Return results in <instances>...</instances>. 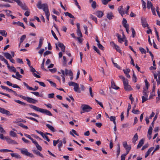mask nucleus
Segmentation results:
<instances>
[{
    "label": "nucleus",
    "mask_w": 160,
    "mask_h": 160,
    "mask_svg": "<svg viewBox=\"0 0 160 160\" xmlns=\"http://www.w3.org/2000/svg\"><path fill=\"white\" fill-rule=\"evenodd\" d=\"M9 134L11 136L13 137H17L16 133L12 131H10Z\"/></svg>",
    "instance_id": "c756f323"
},
{
    "label": "nucleus",
    "mask_w": 160,
    "mask_h": 160,
    "mask_svg": "<svg viewBox=\"0 0 160 160\" xmlns=\"http://www.w3.org/2000/svg\"><path fill=\"white\" fill-rule=\"evenodd\" d=\"M138 138V136L137 134L136 133L132 139V142L134 144H135L136 143V142Z\"/></svg>",
    "instance_id": "f3484780"
},
{
    "label": "nucleus",
    "mask_w": 160,
    "mask_h": 160,
    "mask_svg": "<svg viewBox=\"0 0 160 160\" xmlns=\"http://www.w3.org/2000/svg\"><path fill=\"white\" fill-rule=\"evenodd\" d=\"M133 76H132V79L134 82H136L137 81H136L137 77H136V76L135 74L134 71H133Z\"/></svg>",
    "instance_id": "13d9d810"
},
{
    "label": "nucleus",
    "mask_w": 160,
    "mask_h": 160,
    "mask_svg": "<svg viewBox=\"0 0 160 160\" xmlns=\"http://www.w3.org/2000/svg\"><path fill=\"white\" fill-rule=\"evenodd\" d=\"M141 2L143 8L144 10H145L146 8V3L143 0H141Z\"/></svg>",
    "instance_id": "58836bf2"
},
{
    "label": "nucleus",
    "mask_w": 160,
    "mask_h": 160,
    "mask_svg": "<svg viewBox=\"0 0 160 160\" xmlns=\"http://www.w3.org/2000/svg\"><path fill=\"white\" fill-rule=\"evenodd\" d=\"M46 126L48 127V128L50 130H51L52 132H55V130L53 127L51 126L50 124H47L46 125Z\"/></svg>",
    "instance_id": "b1692460"
},
{
    "label": "nucleus",
    "mask_w": 160,
    "mask_h": 160,
    "mask_svg": "<svg viewBox=\"0 0 160 160\" xmlns=\"http://www.w3.org/2000/svg\"><path fill=\"white\" fill-rule=\"evenodd\" d=\"M142 24L144 28L146 27H148V28H149L148 27V24L147 23L146 18H141Z\"/></svg>",
    "instance_id": "6e6552de"
},
{
    "label": "nucleus",
    "mask_w": 160,
    "mask_h": 160,
    "mask_svg": "<svg viewBox=\"0 0 160 160\" xmlns=\"http://www.w3.org/2000/svg\"><path fill=\"white\" fill-rule=\"evenodd\" d=\"M20 150L21 151V153L22 154L26 156H29L31 158L34 157V156L33 154L29 152L27 149L23 148L22 149H20Z\"/></svg>",
    "instance_id": "7ed1b4c3"
},
{
    "label": "nucleus",
    "mask_w": 160,
    "mask_h": 160,
    "mask_svg": "<svg viewBox=\"0 0 160 160\" xmlns=\"http://www.w3.org/2000/svg\"><path fill=\"white\" fill-rule=\"evenodd\" d=\"M65 15L66 16H68L70 18H73L75 19L74 16L72 15L71 13H69L68 12H66L64 13Z\"/></svg>",
    "instance_id": "c85d7f7f"
},
{
    "label": "nucleus",
    "mask_w": 160,
    "mask_h": 160,
    "mask_svg": "<svg viewBox=\"0 0 160 160\" xmlns=\"http://www.w3.org/2000/svg\"><path fill=\"white\" fill-rule=\"evenodd\" d=\"M131 30L132 32V35L133 38L135 37L136 35V32L134 29L133 28H131Z\"/></svg>",
    "instance_id": "c03bdc74"
},
{
    "label": "nucleus",
    "mask_w": 160,
    "mask_h": 160,
    "mask_svg": "<svg viewBox=\"0 0 160 160\" xmlns=\"http://www.w3.org/2000/svg\"><path fill=\"white\" fill-rule=\"evenodd\" d=\"M51 32V33H52V35L53 36V37L56 40H58V38H57V37L56 36V34H55V33H54V31L52 30Z\"/></svg>",
    "instance_id": "5fc2aeb1"
},
{
    "label": "nucleus",
    "mask_w": 160,
    "mask_h": 160,
    "mask_svg": "<svg viewBox=\"0 0 160 160\" xmlns=\"http://www.w3.org/2000/svg\"><path fill=\"white\" fill-rule=\"evenodd\" d=\"M111 86L112 88L116 90H118L119 88V87L116 85L115 83L111 84Z\"/></svg>",
    "instance_id": "c9c22d12"
},
{
    "label": "nucleus",
    "mask_w": 160,
    "mask_h": 160,
    "mask_svg": "<svg viewBox=\"0 0 160 160\" xmlns=\"http://www.w3.org/2000/svg\"><path fill=\"white\" fill-rule=\"evenodd\" d=\"M123 83L124 87L125 86L127 85L128 84V80L127 79L125 80H124L122 81Z\"/></svg>",
    "instance_id": "bf43d9fd"
},
{
    "label": "nucleus",
    "mask_w": 160,
    "mask_h": 160,
    "mask_svg": "<svg viewBox=\"0 0 160 160\" xmlns=\"http://www.w3.org/2000/svg\"><path fill=\"white\" fill-rule=\"evenodd\" d=\"M113 48L116 49L117 51L119 52H120L121 50L119 46L116 45Z\"/></svg>",
    "instance_id": "a18cd8bd"
},
{
    "label": "nucleus",
    "mask_w": 160,
    "mask_h": 160,
    "mask_svg": "<svg viewBox=\"0 0 160 160\" xmlns=\"http://www.w3.org/2000/svg\"><path fill=\"white\" fill-rule=\"evenodd\" d=\"M124 88L126 91H130L132 90V89L131 88V86L129 84L125 86L124 87Z\"/></svg>",
    "instance_id": "bb28decb"
},
{
    "label": "nucleus",
    "mask_w": 160,
    "mask_h": 160,
    "mask_svg": "<svg viewBox=\"0 0 160 160\" xmlns=\"http://www.w3.org/2000/svg\"><path fill=\"white\" fill-rule=\"evenodd\" d=\"M26 118L28 119H29L30 120H33V121H35L37 122H38V120H37L35 118H32V117H26Z\"/></svg>",
    "instance_id": "4d7b16f0"
},
{
    "label": "nucleus",
    "mask_w": 160,
    "mask_h": 160,
    "mask_svg": "<svg viewBox=\"0 0 160 160\" xmlns=\"http://www.w3.org/2000/svg\"><path fill=\"white\" fill-rule=\"evenodd\" d=\"M47 81L50 83L52 86L55 88L56 87V85L55 83L49 80Z\"/></svg>",
    "instance_id": "79ce46f5"
},
{
    "label": "nucleus",
    "mask_w": 160,
    "mask_h": 160,
    "mask_svg": "<svg viewBox=\"0 0 160 160\" xmlns=\"http://www.w3.org/2000/svg\"><path fill=\"white\" fill-rule=\"evenodd\" d=\"M96 15L99 18L102 17L103 15V12L100 11H98L95 13Z\"/></svg>",
    "instance_id": "4468645a"
},
{
    "label": "nucleus",
    "mask_w": 160,
    "mask_h": 160,
    "mask_svg": "<svg viewBox=\"0 0 160 160\" xmlns=\"http://www.w3.org/2000/svg\"><path fill=\"white\" fill-rule=\"evenodd\" d=\"M81 108L82 110L85 112H88L91 111L92 109V108L90 106L87 105L83 104H82Z\"/></svg>",
    "instance_id": "20e7f679"
},
{
    "label": "nucleus",
    "mask_w": 160,
    "mask_h": 160,
    "mask_svg": "<svg viewBox=\"0 0 160 160\" xmlns=\"http://www.w3.org/2000/svg\"><path fill=\"white\" fill-rule=\"evenodd\" d=\"M153 6L152 2L148 0L147 1V8L148 9H149L150 8Z\"/></svg>",
    "instance_id": "7c9ffc66"
},
{
    "label": "nucleus",
    "mask_w": 160,
    "mask_h": 160,
    "mask_svg": "<svg viewBox=\"0 0 160 160\" xmlns=\"http://www.w3.org/2000/svg\"><path fill=\"white\" fill-rule=\"evenodd\" d=\"M145 85L146 88V90H148V87L149 85V84L148 82V81L146 79L145 80Z\"/></svg>",
    "instance_id": "603ef678"
},
{
    "label": "nucleus",
    "mask_w": 160,
    "mask_h": 160,
    "mask_svg": "<svg viewBox=\"0 0 160 160\" xmlns=\"http://www.w3.org/2000/svg\"><path fill=\"white\" fill-rule=\"evenodd\" d=\"M0 112L3 114H5L7 116L12 115V114H11L10 112L6 110L5 108L0 107Z\"/></svg>",
    "instance_id": "39448f33"
},
{
    "label": "nucleus",
    "mask_w": 160,
    "mask_h": 160,
    "mask_svg": "<svg viewBox=\"0 0 160 160\" xmlns=\"http://www.w3.org/2000/svg\"><path fill=\"white\" fill-rule=\"evenodd\" d=\"M37 7L39 9H42L44 12H46L48 10V6L46 4H42V2L41 1H39L37 5Z\"/></svg>",
    "instance_id": "f03ea898"
},
{
    "label": "nucleus",
    "mask_w": 160,
    "mask_h": 160,
    "mask_svg": "<svg viewBox=\"0 0 160 160\" xmlns=\"http://www.w3.org/2000/svg\"><path fill=\"white\" fill-rule=\"evenodd\" d=\"M3 89H5L7 90V91H8V92H13V90L11 89H9L8 87H7L1 85L0 86Z\"/></svg>",
    "instance_id": "412c9836"
},
{
    "label": "nucleus",
    "mask_w": 160,
    "mask_h": 160,
    "mask_svg": "<svg viewBox=\"0 0 160 160\" xmlns=\"http://www.w3.org/2000/svg\"><path fill=\"white\" fill-rule=\"evenodd\" d=\"M54 94L52 93L48 94V97L49 98H54Z\"/></svg>",
    "instance_id": "0e129e2a"
},
{
    "label": "nucleus",
    "mask_w": 160,
    "mask_h": 160,
    "mask_svg": "<svg viewBox=\"0 0 160 160\" xmlns=\"http://www.w3.org/2000/svg\"><path fill=\"white\" fill-rule=\"evenodd\" d=\"M73 133H74L75 135L77 136H78L79 135L77 133L76 131L74 129H72L71 131H70V134L73 136L74 137H75V136L74 135Z\"/></svg>",
    "instance_id": "cd10ccee"
},
{
    "label": "nucleus",
    "mask_w": 160,
    "mask_h": 160,
    "mask_svg": "<svg viewBox=\"0 0 160 160\" xmlns=\"http://www.w3.org/2000/svg\"><path fill=\"white\" fill-rule=\"evenodd\" d=\"M32 151L35 154L39 156H40L42 158L43 157V156L42 155V154L39 151H38V150H32Z\"/></svg>",
    "instance_id": "a211bd4d"
},
{
    "label": "nucleus",
    "mask_w": 160,
    "mask_h": 160,
    "mask_svg": "<svg viewBox=\"0 0 160 160\" xmlns=\"http://www.w3.org/2000/svg\"><path fill=\"white\" fill-rule=\"evenodd\" d=\"M74 87L73 89L75 92L79 93H80L81 92V91L79 89V84H78L76 83L75 84V86Z\"/></svg>",
    "instance_id": "9d476101"
},
{
    "label": "nucleus",
    "mask_w": 160,
    "mask_h": 160,
    "mask_svg": "<svg viewBox=\"0 0 160 160\" xmlns=\"http://www.w3.org/2000/svg\"><path fill=\"white\" fill-rule=\"evenodd\" d=\"M4 55L7 59L9 60L12 58V56L9 53L5 52L4 53Z\"/></svg>",
    "instance_id": "5701e85b"
},
{
    "label": "nucleus",
    "mask_w": 160,
    "mask_h": 160,
    "mask_svg": "<svg viewBox=\"0 0 160 160\" xmlns=\"http://www.w3.org/2000/svg\"><path fill=\"white\" fill-rule=\"evenodd\" d=\"M12 157H15L17 158H21V157L20 155L17 153H10Z\"/></svg>",
    "instance_id": "6ab92c4d"
},
{
    "label": "nucleus",
    "mask_w": 160,
    "mask_h": 160,
    "mask_svg": "<svg viewBox=\"0 0 160 160\" xmlns=\"http://www.w3.org/2000/svg\"><path fill=\"white\" fill-rule=\"evenodd\" d=\"M22 140L25 143H29L30 142L28 140L24 138L23 137L22 138Z\"/></svg>",
    "instance_id": "052dcab7"
},
{
    "label": "nucleus",
    "mask_w": 160,
    "mask_h": 160,
    "mask_svg": "<svg viewBox=\"0 0 160 160\" xmlns=\"http://www.w3.org/2000/svg\"><path fill=\"white\" fill-rule=\"evenodd\" d=\"M90 18L92 19L96 23H97L98 21L96 17L91 14L90 15Z\"/></svg>",
    "instance_id": "72a5a7b5"
},
{
    "label": "nucleus",
    "mask_w": 160,
    "mask_h": 160,
    "mask_svg": "<svg viewBox=\"0 0 160 160\" xmlns=\"http://www.w3.org/2000/svg\"><path fill=\"white\" fill-rule=\"evenodd\" d=\"M14 101L16 102L21 104V105H22L23 106H25L27 105V104L26 103H25L24 102H22L19 100H17L15 99V100H14Z\"/></svg>",
    "instance_id": "393cba45"
},
{
    "label": "nucleus",
    "mask_w": 160,
    "mask_h": 160,
    "mask_svg": "<svg viewBox=\"0 0 160 160\" xmlns=\"http://www.w3.org/2000/svg\"><path fill=\"white\" fill-rule=\"evenodd\" d=\"M152 126H150L149 127V129L148 131V135L150 136L152 134Z\"/></svg>",
    "instance_id": "473e14b6"
},
{
    "label": "nucleus",
    "mask_w": 160,
    "mask_h": 160,
    "mask_svg": "<svg viewBox=\"0 0 160 160\" xmlns=\"http://www.w3.org/2000/svg\"><path fill=\"white\" fill-rule=\"evenodd\" d=\"M154 147H152L148 149V150L145 153V158H147L148 156L151 152L154 149Z\"/></svg>",
    "instance_id": "ddd939ff"
},
{
    "label": "nucleus",
    "mask_w": 160,
    "mask_h": 160,
    "mask_svg": "<svg viewBox=\"0 0 160 160\" xmlns=\"http://www.w3.org/2000/svg\"><path fill=\"white\" fill-rule=\"evenodd\" d=\"M18 23L17 24L18 25L22 27L24 29H25V27L24 26V24L22 22H21L19 21H18Z\"/></svg>",
    "instance_id": "8fccbe9b"
},
{
    "label": "nucleus",
    "mask_w": 160,
    "mask_h": 160,
    "mask_svg": "<svg viewBox=\"0 0 160 160\" xmlns=\"http://www.w3.org/2000/svg\"><path fill=\"white\" fill-rule=\"evenodd\" d=\"M58 46L61 48L62 51L64 52L65 50V47L64 44L60 42H58Z\"/></svg>",
    "instance_id": "9b49d317"
},
{
    "label": "nucleus",
    "mask_w": 160,
    "mask_h": 160,
    "mask_svg": "<svg viewBox=\"0 0 160 160\" xmlns=\"http://www.w3.org/2000/svg\"><path fill=\"white\" fill-rule=\"evenodd\" d=\"M89 2L90 3L92 2L91 4L92 7L94 9H95L96 8V2L94 1H93V0H90Z\"/></svg>",
    "instance_id": "4be33fe9"
},
{
    "label": "nucleus",
    "mask_w": 160,
    "mask_h": 160,
    "mask_svg": "<svg viewBox=\"0 0 160 160\" xmlns=\"http://www.w3.org/2000/svg\"><path fill=\"white\" fill-rule=\"evenodd\" d=\"M26 100L28 102L33 104L35 103L38 102L37 100L28 97H26Z\"/></svg>",
    "instance_id": "1a4fd4ad"
},
{
    "label": "nucleus",
    "mask_w": 160,
    "mask_h": 160,
    "mask_svg": "<svg viewBox=\"0 0 160 160\" xmlns=\"http://www.w3.org/2000/svg\"><path fill=\"white\" fill-rule=\"evenodd\" d=\"M147 90H146V89L145 88H143V96H145V97H148V94H147Z\"/></svg>",
    "instance_id": "de8ad7c7"
},
{
    "label": "nucleus",
    "mask_w": 160,
    "mask_h": 160,
    "mask_svg": "<svg viewBox=\"0 0 160 160\" xmlns=\"http://www.w3.org/2000/svg\"><path fill=\"white\" fill-rule=\"evenodd\" d=\"M119 13L122 16L125 14L124 11L123 10V7L122 6H120L118 9Z\"/></svg>",
    "instance_id": "2eb2a0df"
},
{
    "label": "nucleus",
    "mask_w": 160,
    "mask_h": 160,
    "mask_svg": "<svg viewBox=\"0 0 160 160\" xmlns=\"http://www.w3.org/2000/svg\"><path fill=\"white\" fill-rule=\"evenodd\" d=\"M0 152H13V151L11 150H10L7 149H0Z\"/></svg>",
    "instance_id": "a19ab883"
},
{
    "label": "nucleus",
    "mask_w": 160,
    "mask_h": 160,
    "mask_svg": "<svg viewBox=\"0 0 160 160\" xmlns=\"http://www.w3.org/2000/svg\"><path fill=\"white\" fill-rule=\"evenodd\" d=\"M77 34L78 36H80V37H82V35L80 30H77Z\"/></svg>",
    "instance_id": "6e6d98bb"
},
{
    "label": "nucleus",
    "mask_w": 160,
    "mask_h": 160,
    "mask_svg": "<svg viewBox=\"0 0 160 160\" xmlns=\"http://www.w3.org/2000/svg\"><path fill=\"white\" fill-rule=\"evenodd\" d=\"M29 106L31 108L33 109L36 111L39 112L41 113H45L49 116H52V115L51 112L48 110L40 108L35 106L32 104L29 105Z\"/></svg>",
    "instance_id": "f257e3e1"
},
{
    "label": "nucleus",
    "mask_w": 160,
    "mask_h": 160,
    "mask_svg": "<svg viewBox=\"0 0 160 160\" xmlns=\"http://www.w3.org/2000/svg\"><path fill=\"white\" fill-rule=\"evenodd\" d=\"M118 41L120 43H122V42L124 41L123 38H122L121 36L120 35L118 36Z\"/></svg>",
    "instance_id": "4c0bfd02"
},
{
    "label": "nucleus",
    "mask_w": 160,
    "mask_h": 160,
    "mask_svg": "<svg viewBox=\"0 0 160 160\" xmlns=\"http://www.w3.org/2000/svg\"><path fill=\"white\" fill-rule=\"evenodd\" d=\"M5 139L7 141L9 144H17L18 143L15 141L12 140L8 136L5 137Z\"/></svg>",
    "instance_id": "0eeeda50"
},
{
    "label": "nucleus",
    "mask_w": 160,
    "mask_h": 160,
    "mask_svg": "<svg viewBox=\"0 0 160 160\" xmlns=\"http://www.w3.org/2000/svg\"><path fill=\"white\" fill-rule=\"evenodd\" d=\"M76 82H68V85L69 86H75V84Z\"/></svg>",
    "instance_id": "e2e57ef3"
},
{
    "label": "nucleus",
    "mask_w": 160,
    "mask_h": 160,
    "mask_svg": "<svg viewBox=\"0 0 160 160\" xmlns=\"http://www.w3.org/2000/svg\"><path fill=\"white\" fill-rule=\"evenodd\" d=\"M148 97H145L144 96H142V103H144L146 101L148 100Z\"/></svg>",
    "instance_id": "37998d69"
},
{
    "label": "nucleus",
    "mask_w": 160,
    "mask_h": 160,
    "mask_svg": "<svg viewBox=\"0 0 160 160\" xmlns=\"http://www.w3.org/2000/svg\"><path fill=\"white\" fill-rule=\"evenodd\" d=\"M15 122L16 123H17V124L19 126H21V127H22L26 129H27L28 128L27 126L25 125H24L23 124H22V123H19L18 122Z\"/></svg>",
    "instance_id": "aec40b11"
},
{
    "label": "nucleus",
    "mask_w": 160,
    "mask_h": 160,
    "mask_svg": "<svg viewBox=\"0 0 160 160\" xmlns=\"http://www.w3.org/2000/svg\"><path fill=\"white\" fill-rule=\"evenodd\" d=\"M139 49L142 53H146V51L144 48L141 47L139 48Z\"/></svg>",
    "instance_id": "49530a36"
},
{
    "label": "nucleus",
    "mask_w": 160,
    "mask_h": 160,
    "mask_svg": "<svg viewBox=\"0 0 160 160\" xmlns=\"http://www.w3.org/2000/svg\"><path fill=\"white\" fill-rule=\"evenodd\" d=\"M26 36L25 35H22L20 38V43H22L24 40L26 38Z\"/></svg>",
    "instance_id": "f704fd0d"
},
{
    "label": "nucleus",
    "mask_w": 160,
    "mask_h": 160,
    "mask_svg": "<svg viewBox=\"0 0 160 160\" xmlns=\"http://www.w3.org/2000/svg\"><path fill=\"white\" fill-rule=\"evenodd\" d=\"M43 38H41L39 39V43L38 44L39 46H42V44H43Z\"/></svg>",
    "instance_id": "864d4df0"
},
{
    "label": "nucleus",
    "mask_w": 160,
    "mask_h": 160,
    "mask_svg": "<svg viewBox=\"0 0 160 160\" xmlns=\"http://www.w3.org/2000/svg\"><path fill=\"white\" fill-rule=\"evenodd\" d=\"M132 112L135 114H138L139 112H140V111L138 110H135L134 109H133L132 111Z\"/></svg>",
    "instance_id": "3c124183"
},
{
    "label": "nucleus",
    "mask_w": 160,
    "mask_h": 160,
    "mask_svg": "<svg viewBox=\"0 0 160 160\" xmlns=\"http://www.w3.org/2000/svg\"><path fill=\"white\" fill-rule=\"evenodd\" d=\"M114 17L113 13L112 12H108L107 13V18L109 20H111Z\"/></svg>",
    "instance_id": "f8f14e48"
},
{
    "label": "nucleus",
    "mask_w": 160,
    "mask_h": 160,
    "mask_svg": "<svg viewBox=\"0 0 160 160\" xmlns=\"http://www.w3.org/2000/svg\"><path fill=\"white\" fill-rule=\"evenodd\" d=\"M0 34L2 36L6 37L7 36V33L4 30H0Z\"/></svg>",
    "instance_id": "a878e982"
},
{
    "label": "nucleus",
    "mask_w": 160,
    "mask_h": 160,
    "mask_svg": "<svg viewBox=\"0 0 160 160\" xmlns=\"http://www.w3.org/2000/svg\"><path fill=\"white\" fill-rule=\"evenodd\" d=\"M45 15L47 19V20L49 21V17L50 16V13L49 11V10H47L46 12H45Z\"/></svg>",
    "instance_id": "2f4dec72"
},
{
    "label": "nucleus",
    "mask_w": 160,
    "mask_h": 160,
    "mask_svg": "<svg viewBox=\"0 0 160 160\" xmlns=\"http://www.w3.org/2000/svg\"><path fill=\"white\" fill-rule=\"evenodd\" d=\"M23 85L27 88V89L30 90L31 87L28 86V85L25 82H23Z\"/></svg>",
    "instance_id": "338daca9"
},
{
    "label": "nucleus",
    "mask_w": 160,
    "mask_h": 160,
    "mask_svg": "<svg viewBox=\"0 0 160 160\" xmlns=\"http://www.w3.org/2000/svg\"><path fill=\"white\" fill-rule=\"evenodd\" d=\"M31 92L36 96L40 97H41V95H40L39 93L38 92Z\"/></svg>",
    "instance_id": "09e8293b"
},
{
    "label": "nucleus",
    "mask_w": 160,
    "mask_h": 160,
    "mask_svg": "<svg viewBox=\"0 0 160 160\" xmlns=\"http://www.w3.org/2000/svg\"><path fill=\"white\" fill-rule=\"evenodd\" d=\"M97 46H98V47L100 49L102 50H104V47H103V46L102 44H101L100 43H97Z\"/></svg>",
    "instance_id": "ea45409f"
},
{
    "label": "nucleus",
    "mask_w": 160,
    "mask_h": 160,
    "mask_svg": "<svg viewBox=\"0 0 160 160\" xmlns=\"http://www.w3.org/2000/svg\"><path fill=\"white\" fill-rule=\"evenodd\" d=\"M36 146L38 150L40 151H42V148L38 144L36 145Z\"/></svg>",
    "instance_id": "774afa93"
},
{
    "label": "nucleus",
    "mask_w": 160,
    "mask_h": 160,
    "mask_svg": "<svg viewBox=\"0 0 160 160\" xmlns=\"http://www.w3.org/2000/svg\"><path fill=\"white\" fill-rule=\"evenodd\" d=\"M144 139L143 138H142L139 141V143L137 145V148H140L144 144Z\"/></svg>",
    "instance_id": "dca6fc26"
},
{
    "label": "nucleus",
    "mask_w": 160,
    "mask_h": 160,
    "mask_svg": "<svg viewBox=\"0 0 160 160\" xmlns=\"http://www.w3.org/2000/svg\"><path fill=\"white\" fill-rule=\"evenodd\" d=\"M93 48L95 51H96L97 52V53H98L99 55H100L101 53L100 52V51L98 49V48L96 47L95 46H93Z\"/></svg>",
    "instance_id": "e433bc0d"
},
{
    "label": "nucleus",
    "mask_w": 160,
    "mask_h": 160,
    "mask_svg": "<svg viewBox=\"0 0 160 160\" xmlns=\"http://www.w3.org/2000/svg\"><path fill=\"white\" fill-rule=\"evenodd\" d=\"M38 86H35L34 88H33L31 87L30 90H32L33 91H35L38 90Z\"/></svg>",
    "instance_id": "69168bd1"
},
{
    "label": "nucleus",
    "mask_w": 160,
    "mask_h": 160,
    "mask_svg": "<svg viewBox=\"0 0 160 160\" xmlns=\"http://www.w3.org/2000/svg\"><path fill=\"white\" fill-rule=\"evenodd\" d=\"M51 53V52L49 51H46L44 53L43 55L44 56L47 55L48 54H50Z\"/></svg>",
    "instance_id": "680f3d73"
},
{
    "label": "nucleus",
    "mask_w": 160,
    "mask_h": 160,
    "mask_svg": "<svg viewBox=\"0 0 160 160\" xmlns=\"http://www.w3.org/2000/svg\"><path fill=\"white\" fill-rule=\"evenodd\" d=\"M29 68H30V71L32 72V74L34 77L38 78H40V76L39 75L37 74L36 73H35V72H36L37 73L39 74V72H38L36 71L35 69L33 68L32 66L29 67Z\"/></svg>",
    "instance_id": "423d86ee"
}]
</instances>
